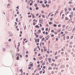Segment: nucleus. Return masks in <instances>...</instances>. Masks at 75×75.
I'll return each mask as SVG.
<instances>
[{"mask_svg":"<svg viewBox=\"0 0 75 75\" xmlns=\"http://www.w3.org/2000/svg\"><path fill=\"white\" fill-rule=\"evenodd\" d=\"M34 40H35V42H36V43H37V42H39V41H40V39H39V38H38V39H37H37L36 38H35L34 39Z\"/></svg>","mask_w":75,"mask_h":75,"instance_id":"1","label":"nucleus"},{"mask_svg":"<svg viewBox=\"0 0 75 75\" xmlns=\"http://www.w3.org/2000/svg\"><path fill=\"white\" fill-rule=\"evenodd\" d=\"M43 48H44V50L45 52H47V49L45 47V46H43Z\"/></svg>","mask_w":75,"mask_h":75,"instance_id":"2","label":"nucleus"},{"mask_svg":"<svg viewBox=\"0 0 75 75\" xmlns=\"http://www.w3.org/2000/svg\"><path fill=\"white\" fill-rule=\"evenodd\" d=\"M64 67H65V66H64V65H62L61 66L60 68L61 69L64 68Z\"/></svg>","mask_w":75,"mask_h":75,"instance_id":"3","label":"nucleus"},{"mask_svg":"<svg viewBox=\"0 0 75 75\" xmlns=\"http://www.w3.org/2000/svg\"><path fill=\"white\" fill-rule=\"evenodd\" d=\"M48 60L49 61V62L50 63H51V58L50 57L49 58H48Z\"/></svg>","mask_w":75,"mask_h":75,"instance_id":"4","label":"nucleus"},{"mask_svg":"<svg viewBox=\"0 0 75 75\" xmlns=\"http://www.w3.org/2000/svg\"><path fill=\"white\" fill-rule=\"evenodd\" d=\"M43 57H42V56H41L40 57H39V59L40 60H42L43 59Z\"/></svg>","mask_w":75,"mask_h":75,"instance_id":"5","label":"nucleus"},{"mask_svg":"<svg viewBox=\"0 0 75 75\" xmlns=\"http://www.w3.org/2000/svg\"><path fill=\"white\" fill-rule=\"evenodd\" d=\"M69 17L70 18H72V17H73V15H70L69 16Z\"/></svg>","mask_w":75,"mask_h":75,"instance_id":"6","label":"nucleus"},{"mask_svg":"<svg viewBox=\"0 0 75 75\" xmlns=\"http://www.w3.org/2000/svg\"><path fill=\"white\" fill-rule=\"evenodd\" d=\"M71 30H72V28L71 27H70L68 28V30H69V31H71Z\"/></svg>","mask_w":75,"mask_h":75,"instance_id":"7","label":"nucleus"},{"mask_svg":"<svg viewBox=\"0 0 75 75\" xmlns=\"http://www.w3.org/2000/svg\"><path fill=\"white\" fill-rule=\"evenodd\" d=\"M43 37V36L42 35H40L39 37V38L40 39H42Z\"/></svg>","mask_w":75,"mask_h":75,"instance_id":"8","label":"nucleus"},{"mask_svg":"<svg viewBox=\"0 0 75 75\" xmlns=\"http://www.w3.org/2000/svg\"><path fill=\"white\" fill-rule=\"evenodd\" d=\"M29 66H31V67H33V63L32 64H30V65H29Z\"/></svg>","mask_w":75,"mask_h":75,"instance_id":"9","label":"nucleus"},{"mask_svg":"<svg viewBox=\"0 0 75 75\" xmlns=\"http://www.w3.org/2000/svg\"><path fill=\"white\" fill-rule=\"evenodd\" d=\"M40 23H42L43 22L42 20V19H40L39 21Z\"/></svg>","mask_w":75,"mask_h":75,"instance_id":"10","label":"nucleus"},{"mask_svg":"<svg viewBox=\"0 0 75 75\" xmlns=\"http://www.w3.org/2000/svg\"><path fill=\"white\" fill-rule=\"evenodd\" d=\"M50 15V16H54V15L52 13H50L49 14V15Z\"/></svg>","mask_w":75,"mask_h":75,"instance_id":"11","label":"nucleus"},{"mask_svg":"<svg viewBox=\"0 0 75 75\" xmlns=\"http://www.w3.org/2000/svg\"><path fill=\"white\" fill-rule=\"evenodd\" d=\"M35 28H39L40 27L39 26H38V25H36V26H35Z\"/></svg>","mask_w":75,"mask_h":75,"instance_id":"12","label":"nucleus"},{"mask_svg":"<svg viewBox=\"0 0 75 75\" xmlns=\"http://www.w3.org/2000/svg\"><path fill=\"white\" fill-rule=\"evenodd\" d=\"M16 59H17V60H18L19 59V58L18 56H17V57L16 58Z\"/></svg>","mask_w":75,"mask_h":75,"instance_id":"13","label":"nucleus"},{"mask_svg":"<svg viewBox=\"0 0 75 75\" xmlns=\"http://www.w3.org/2000/svg\"><path fill=\"white\" fill-rule=\"evenodd\" d=\"M42 7H44V8L45 7V5H44V4H42Z\"/></svg>","mask_w":75,"mask_h":75,"instance_id":"14","label":"nucleus"},{"mask_svg":"<svg viewBox=\"0 0 75 75\" xmlns=\"http://www.w3.org/2000/svg\"><path fill=\"white\" fill-rule=\"evenodd\" d=\"M69 12L67 11V12H66L65 13V14L66 15H67V14H69Z\"/></svg>","mask_w":75,"mask_h":75,"instance_id":"15","label":"nucleus"},{"mask_svg":"<svg viewBox=\"0 0 75 75\" xmlns=\"http://www.w3.org/2000/svg\"><path fill=\"white\" fill-rule=\"evenodd\" d=\"M66 38L67 39H69V36H67L66 37Z\"/></svg>","mask_w":75,"mask_h":75,"instance_id":"16","label":"nucleus"},{"mask_svg":"<svg viewBox=\"0 0 75 75\" xmlns=\"http://www.w3.org/2000/svg\"><path fill=\"white\" fill-rule=\"evenodd\" d=\"M65 19L66 20H68L69 19L68 18H67V17H66Z\"/></svg>","mask_w":75,"mask_h":75,"instance_id":"17","label":"nucleus"},{"mask_svg":"<svg viewBox=\"0 0 75 75\" xmlns=\"http://www.w3.org/2000/svg\"><path fill=\"white\" fill-rule=\"evenodd\" d=\"M66 38V36H64V37H63V40H65V38Z\"/></svg>","mask_w":75,"mask_h":75,"instance_id":"18","label":"nucleus"},{"mask_svg":"<svg viewBox=\"0 0 75 75\" xmlns=\"http://www.w3.org/2000/svg\"><path fill=\"white\" fill-rule=\"evenodd\" d=\"M58 54V52H56L54 54L55 55H56L57 54Z\"/></svg>","mask_w":75,"mask_h":75,"instance_id":"19","label":"nucleus"},{"mask_svg":"<svg viewBox=\"0 0 75 75\" xmlns=\"http://www.w3.org/2000/svg\"><path fill=\"white\" fill-rule=\"evenodd\" d=\"M32 18H34L35 17V16L34 15H33V14L32 15Z\"/></svg>","mask_w":75,"mask_h":75,"instance_id":"20","label":"nucleus"},{"mask_svg":"<svg viewBox=\"0 0 75 75\" xmlns=\"http://www.w3.org/2000/svg\"><path fill=\"white\" fill-rule=\"evenodd\" d=\"M47 38H49H49H50V36L49 35H47Z\"/></svg>","mask_w":75,"mask_h":75,"instance_id":"21","label":"nucleus"},{"mask_svg":"<svg viewBox=\"0 0 75 75\" xmlns=\"http://www.w3.org/2000/svg\"><path fill=\"white\" fill-rule=\"evenodd\" d=\"M8 41L9 42H11V39H9Z\"/></svg>","mask_w":75,"mask_h":75,"instance_id":"22","label":"nucleus"},{"mask_svg":"<svg viewBox=\"0 0 75 75\" xmlns=\"http://www.w3.org/2000/svg\"><path fill=\"white\" fill-rule=\"evenodd\" d=\"M74 37V36L72 35V36H71V37H70V38L71 39H72Z\"/></svg>","mask_w":75,"mask_h":75,"instance_id":"23","label":"nucleus"},{"mask_svg":"<svg viewBox=\"0 0 75 75\" xmlns=\"http://www.w3.org/2000/svg\"><path fill=\"white\" fill-rule=\"evenodd\" d=\"M68 10L69 11H71V8H68Z\"/></svg>","mask_w":75,"mask_h":75,"instance_id":"24","label":"nucleus"},{"mask_svg":"<svg viewBox=\"0 0 75 75\" xmlns=\"http://www.w3.org/2000/svg\"><path fill=\"white\" fill-rule=\"evenodd\" d=\"M35 52H36L37 51V48L36 47L34 49Z\"/></svg>","mask_w":75,"mask_h":75,"instance_id":"25","label":"nucleus"},{"mask_svg":"<svg viewBox=\"0 0 75 75\" xmlns=\"http://www.w3.org/2000/svg\"><path fill=\"white\" fill-rule=\"evenodd\" d=\"M38 9H39V8H38V7H36V10H38Z\"/></svg>","mask_w":75,"mask_h":75,"instance_id":"26","label":"nucleus"},{"mask_svg":"<svg viewBox=\"0 0 75 75\" xmlns=\"http://www.w3.org/2000/svg\"><path fill=\"white\" fill-rule=\"evenodd\" d=\"M16 21L17 22H18V18H16Z\"/></svg>","mask_w":75,"mask_h":75,"instance_id":"27","label":"nucleus"},{"mask_svg":"<svg viewBox=\"0 0 75 75\" xmlns=\"http://www.w3.org/2000/svg\"><path fill=\"white\" fill-rule=\"evenodd\" d=\"M45 40V38H42V41H43V40Z\"/></svg>","mask_w":75,"mask_h":75,"instance_id":"28","label":"nucleus"},{"mask_svg":"<svg viewBox=\"0 0 75 75\" xmlns=\"http://www.w3.org/2000/svg\"><path fill=\"white\" fill-rule=\"evenodd\" d=\"M47 52L48 54H50V51H49V50H48V51H47Z\"/></svg>","mask_w":75,"mask_h":75,"instance_id":"29","label":"nucleus"},{"mask_svg":"<svg viewBox=\"0 0 75 75\" xmlns=\"http://www.w3.org/2000/svg\"><path fill=\"white\" fill-rule=\"evenodd\" d=\"M75 30V28H73V30H72V31H74Z\"/></svg>","mask_w":75,"mask_h":75,"instance_id":"30","label":"nucleus"},{"mask_svg":"<svg viewBox=\"0 0 75 75\" xmlns=\"http://www.w3.org/2000/svg\"><path fill=\"white\" fill-rule=\"evenodd\" d=\"M41 13L42 14H43L44 13V11H41Z\"/></svg>","mask_w":75,"mask_h":75,"instance_id":"31","label":"nucleus"},{"mask_svg":"<svg viewBox=\"0 0 75 75\" xmlns=\"http://www.w3.org/2000/svg\"><path fill=\"white\" fill-rule=\"evenodd\" d=\"M41 29L42 30V31H44V28H42Z\"/></svg>","mask_w":75,"mask_h":75,"instance_id":"32","label":"nucleus"},{"mask_svg":"<svg viewBox=\"0 0 75 75\" xmlns=\"http://www.w3.org/2000/svg\"><path fill=\"white\" fill-rule=\"evenodd\" d=\"M52 22H49V24L50 25L52 24Z\"/></svg>","mask_w":75,"mask_h":75,"instance_id":"33","label":"nucleus"},{"mask_svg":"<svg viewBox=\"0 0 75 75\" xmlns=\"http://www.w3.org/2000/svg\"><path fill=\"white\" fill-rule=\"evenodd\" d=\"M58 58V57H57V56L55 57V59H57Z\"/></svg>","mask_w":75,"mask_h":75,"instance_id":"34","label":"nucleus"},{"mask_svg":"<svg viewBox=\"0 0 75 75\" xmlns=\"http://www.w3.org/2000/svg\"><path fill=\"white\" fill-rule=\"evenodd\" d=\"M36 38H38V34L36 35Z\"/></svg>","mask_w":75,"mask_h":75,"instance_id":"35","label":"nucleus"},{"mask_svg":"<svg viewBox=\"0 0 75 75\" xmlns=\"http://www.w3.org/2000/svg\"><path fill=\"white\" fill-rule=\"evenodd\" d=\"M30 11H31L32 10V8L31 7H30Z\"/></svg>","mask_w":75,"mask_h":75,"instance_id":"36","label":"nucleus"},{"mask_svg":"<svg viewBox=\"0 0 75 75\" xmlns=\"http://www.w3.org/2000/svg\"><path fill=\"white\" fill-rule=\"evenodd\" d=\"M45 63H42V65H45Z\"/></svg>","mask_w":75,"mask_h":75,"instance_id":"37","label":"nucleus"},{"mask_svg":"<svg viewBox=\"0 0 75 75\" xmlns=\"http://www.w3.org/2000/svg\"><path fill=\"white\" fill-rule=\"evenodd\" d=\"M36 24V23L35 22H33V25H35Z\"/></svg>","mask_w":75,"mask_h":75,"instance_id":"38","label":"nucleus"},{"mask_svg":"<svg viewBox=\"0 0 75 75\" xmlns=\"http://www.w3.org/2000/svg\"><path fill=\"white\" fill-rule=\"evenodd\" d=\"M65 12H66V11H67V8H65Z\"/></svg>","mask_w":75,"mask_h":75,"instance_id":"39","label":"nucleus"},{"mask_svg":"<svg viewBox=\"0 0 75 75\" xmlns=\"http://www.w3.org/2000/svg\"><path fill=\"white\" fill-rule=\"evenodd\" d=\"M45 30H46V31H48V28H46Z\"/></svg>","mask_w":75,"mask_h":75,"instance_id":"40","label":"nucleus"},{"mask_svg":"<svg viewBox=\"0 0 75 75\" xmlns=\"http://www.w3.org/2000/svg\"><path fill=\"white\" fill-rule=\"evenodd\" d=\"M37 4H35V6L36 7H37Z\"/></svg>","mask_w":75,"mask_h":75,"instance_id":"41","label":"nucleus"},{"mask_svg":"<svg viewBox=\"0 0 75 75\" xmlns=\"http://www.w3.org/2000/svg\"><path fill=\"white\" fill-rule=\"evenodd\" d=\"M38 57H40L41 56V54L40 53H39V54H38Z\"/></svg>","mask_w":75,"mask_h":75,"instance_id":"42","label":"nucleus"},{"mask_svg":"<svg viewBox=\"0 0 75 75\" xmlns=\"http://www.w3.org/2000/svg\"><path fill=\"white\" fill-rule=\"evenodd\" d=\"M61 29H59V30H58V32L60 33V32H61Z\"/></svg>","mask_w":75,"mask_h":75,"instance_id":"43","label":"nucleus"},{"mask_svg":"<svg viewBox=\"0 0 75 75\" xmlns=\"http://www.w3.org/2000/svg\"><path fill=\"white\" fill-rule=\"evenodd\" d=\"M61 26V24L58 25V27H60Z\"/></svg>","mask_w":75,"mask_h":75,"instance_id":"44","label":"nucleus"},{"mask_svg":"<svg viewBox=\"0 0 75 75\" xmlns=\"http://www.w3.org/2000/svg\"><path fill=\"white\" fill-rule=\"evenodd\" d=\"M57 25L55 24L54 25V27H57Z\"/></svg>","mask_w":75,"mask_h":75,"instance_id":"45","label":"nucleus"},{"mask_svg":"<svg viewBox=\"0 0 75 75\" xmlns=\"http://www.w3.org/2000/svg\"><path fill=\"white\" fill-rule=\"evenodd\" d=\"M42 45H44L45 44V43H44V42H42Z\"/></svg>","mask_w":75,"mask_h":75,"instance_id":"46","label":"nucleus"},{"mask_svg":"<svg viewBox=\"0 0 75 75\" xmlns=\"http://www.w3.org/2000/svg\"><path fill=\"white\" fill-rule=\"evenodd\" d=\"M49 69H52V68L51 67H50V68H48Z\"/></svg>","mask_w":75,"mask_h":75,"instance_id":"47","label":"nucleus"},{"mask_svg":"<svg viewBox=\"0 0 75 75\" xmlns=\"http://www.w3.org/2000/svg\"><path fill=\"white\" fill-rule=\"evenodd\" d=\"M55 59H52V61H53V62H55Z\"/></svg>","mask_w":75,"mask_h":75,"instance_id":"48","label":"nucleus"},{"mask_svg":"<svg viewBox=\"0 0 75 75\" xmlns=\"http://www.w3.org/2000/svg\"><path fill=\"white\" fill-rule=\"evenodd\" d=\"M38 32L40 33L41 32V30H39Z\"/></svg>","mask_w":75,"mask_h":75,"instance_id":"49","label":"nucleus"},{"mask_svg":"<svg viewBox=\"0 0 75 75\" xmlns=\"http://www.w3.org/2000/svg\"><path fill=\"white\" fill-rule=\"evenodd\" d=\"M64 54V52H62L61 53V54Z\"/></svg>","mask_w":75,"mask_h":75,"instance_id":"50","label":"nucleus"},{"mask_svg":"<svg viewBox=\"0 0 75 75\" xmlns=\"http://www.w3.org/2000/svg\"><path fill=\"white\" fill-rule=\"evenodd\" d=\"M33 59L35 61L36 60V58H35V57H34Z\"/></svg>","mask_w":75,"mask_h":75,"instance_id":"51","label":"nucleus"},{"mask_svg":"<svg viewBox=\"0 0 75 75\" xmlns=\"http://www.w3.org/2000/svg\"><path fill=\"white\" fill-rule=\"evenodd\" d=\"M71 15H73V14H74V12H72L71 13Z\"/></svg>","mask_w":75,"mask_h":75,"instance_id":"52","label":"nucleus"},{"mask_svg":"<svg viewBox=\"0 0 75 75\" xmlns=\"http://www.w3.org/2000/svg\"><path fill=\"white\" fill-rule=\"evenodd\" d=\"M51 32L52 33L54 32V30H52Z\"/></svg>","mask_w":75,"mask_h":75,"instance_id":"53","label":"nucleus"},{"mask_svg":"<svg viewBox=\"0 0 75 75\" xmlns=\"http://www.w3.org/2000/svg\"><path fill=\"white\" fill-rule=\"evenodd\" d=\"M28 17H32V16H31V15L28 16Z\"/></svg>","mask_w":75,"mask_h":75,"instance_id":"54","label":"nucleus"},{"mask_svg":"<svg viewBox=\"0 0 75 75\" xmlns=\"http://www.w3.org/2000/svg\"><path fill=\"white\" fill-rule=\"evenodd\" d=\"M42 71H40V73L42 74Z\"/></svg>","mask_w":75,"mask_h":75,"instance_id":"55","label":"nucleus"},{"mask_svg":"<svg viewBox=\"0 0 75 75\" xmlns=\"http://www.w3.org/2000/svg\"><path fill=\"white\" fill-rule=\"evenodd\" d=\"M72 2H71V1H70L69 2V3L70 4H72Z\"/></svg>","mask_w":75,"mask_h":75,"instance_id":"56","label":"nucleus"},{"mask_svg":"<svg viewBox=\"0 0 75 75\" xmlns=\"http://www.w3.org/2000/svg\"><path fill=\"white\" fill-rule=\"evenodd\" d=\"M45 34H46V35H48V33L47 32H46L45 33Z\"/></svg>","mask_w":75,"mask_h":75,"instance_id":"57","label":"nucleus"},{"mask_svg":"<svg viewBox=\"0 0 75 75\" xmlns=\"http://www.w3.org/2000/svg\"><path fill=\"white\" fill-rule=\"evenodd\" d=\"M43 2H42V1H40V4H42V3Z\"/></svg>","mask_w":75,"mask_h":75,"instance_id":"58","label":"nucleus"},{"mask_svg":"<svg viewBox=\"0 0 75 75\" xmlns=\"http://www.w3.org/2000/svg\"><path fill=\"white\" fill-rule=\"evenodd\" d=\"M64 33L63 32H61V35H62V34H63Z\"/></svg>","mask_w":75,"mask_h":75,"instance_id":"59","label":"nucleus"},{"mask_svg":"<svg viewBox=\"0 0 75 75\" xmlns=\"http://www.w3.org/2000/svg\"><path fill=\"white\" fill-rule=\"evenodd\" d=\"M43 62V60H41V61H40V63H42Z\"/></svg>","mask_w":75,"mask_h":75,"instance_id":"60","label":"nucleus"},{"mask_svg":"<svg viewBox=\"0 0 75 75\" xmlns=\"http://www.w3.org/2000/svg\"><path fill=\"white\" fill-rule=\"evenodd\" d=\"M65 35V33H64V34L62 35V36H64Z\"/></svg>","mask_w":75,"mask_h":75,"instance_id":"61","label":"nucleus"},{"mask_svg":"<svg viewBox=\"0 0 75 75\" xmlns=\"http://www.w3.org/2000/svg\"><path fill=\"white\" fill-rule=\"evenodd\" d=\"M42 17L43 18H45V16L44 15H43V16H42Z\"/></svg>","mask_w":75,"mask_h":75,"instance_id":"62","label":"nucleus"},{"mask_svg":"<svg viewBox=\"0 0 75 75\" xmlns=\"http://www.w3.org/2000/svg\"><path fill=\"white\" fill-rule=\"evenodd\" d=\"M28 69H31V67H29V68H28Z\"/></svg>","mask_w":75,"mask_h":75,"instance_id":"63","label":"nucleus"},{"mask_svg":"<svg viewBox=\"0 0 75 75\" xmlns=\"http://www.w3.org/2000/svg\"><path fill=\"white\" fill-rule=\"evenodd\" d=\"M40 64L38 65V68H39V67H40Z\"/></svg>","mask_w":75,"mask_h":75,"instance_id":"64","label":"nucleus"}]
</instances>
